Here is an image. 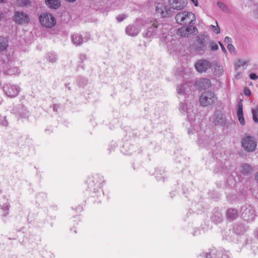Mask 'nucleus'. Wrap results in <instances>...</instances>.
Listing matches in <instances>:
<instances>
[{
	"label": "nucleus",
	"instance_id": "25",
	"mask_svg": "<svg viewBox=\"0 0 258 258\" xmlns=\"http://www.w3.org/2000/svg\"><path fill=\"white\" fill-rule=\"evenodd\" d=\"M185 29L189 35V37L190 35L194 33L196 31V30H197L196 26H194L193 24H189L188 26H185Z\"/></svg>",
	"mask_w": 258,
	"mask_h": 258
},
{
	"label": "nucleus",
	"instance_id": "29",
	"mask_svg": "<svg viewBox=\"0 0 258 258\" xmlns=\"http://www.w3.org/2000/svg\"><path fill=\"white\" fill-rule=\"evenodd\" d=\"M246 62L242 60H238L236 61L235 64V70L236 71H238L240 68L243 67L245 64Z\"/></svg>",
	"mask_w": 258,
	"mask_h": 258
},
{
	"label": "nucleus",
	"instance_id": "40",
	"mask_svg": "<svg viewBox=\"0 0 258 258\" xmlns=\"http://www.w3.org/2000/svg\"><path fill=\"white\" fill-rule=\"evenodd\" d=\"M227 49L230 51H234L235 50V48L232 44L227 45Z\"/></svg>",
	"mask_w": 258,
	"mask_h": 258
},
{
	"label": "nucleus",
	"instance_id": "38",
	"mask_svg": "<svg viewBox=\"0 0 258 258\" xmlns=\"http://www.w3.org/2000/svg\"><path fill=\"white\" fill-rule=\"evenodd\" d=\"M214 250L212 249L208 253H206L205 254L203 253V256H205L206 258H210L209 256L211 255L212 254H214Z\"/></svg>",
	"mask_w": 258,
	"mask_h": 258
},
{
	"label": "nucleus",
	"instance_id": "9",
	"mask_svg": "<svg viewBox=\"0 0 258 258\" xmlns=\"http://www.w3.org/2000/svg\"><path fill=\"white\" fill-rule=\"evenodd\" d=\"M3 90L8 96L13 98L18 95L20 88L18 86L7 84L4 86Z\"/></svg>",
	"mask_w": 258,
	"mask_h": 258
},
{
	"label": "nucleus",
	"instance_id": "3",
	"mask_svg": "<svg viewBox=\"0 0 258 258\" xmlns=\"http://www.w3.org/2000/svg\"><path fill=\"white\" fill-rule=\"evenodd\" d=\"M212 121L215 125L224 126L227 122L226 115L222 111L217 110L213 115Z\"/></svg>",
	"mask_w": 258,
	"mask_h": 258
},
{
	"label": "nucleus",
	"instance_id": "27",
	"mask_svg": "<svg viewBox=\"0 0 258 258\" xmlns=\"http://www.w3.org/2000/svg\"><path fill=\"white\" fill-rule=\"evenodd\" d=\"M214 72L216 75L219 76L222 75L224 72L223 67L219 64L215 65L214 67Z\"/></svg>",
	"mask_w": 258,
	"mask_h": 258
},
{
	"label": "nucleus",
	"instance_id": "21",
	"mask_svg": "<svg viewBox=\"0 0 258 258\" xmlns=\"http://www.w3.org/2000/svg\"><path fill=\"white\" fill-rule=\"evenodd\" d=\"M238 215V211L234 209H230L227 210V216L229 220H233L235 219Z\"/></svg>",
	"mask_w": 258,
	"mask_h": 258
},
{
	"label": "nucleus",
	"instance_id": "48",
	"mask_svg": "<svg viewBox=\"0 0 258 258\" xmlns=\"http://www.w3.org/2000/svg\"><path fill=\"white\" fill-rule=\"evenodd\" d=\"M8 124V122L7 121H5V122L3 124L4 125L7 126Z\"/></svg>",
	"mask_w": 258,
	"mask_h": 258
},
{
	"label": "nucleus",
	"instance_id": "36",
	"mask_svg": "<svg viewBox=\"0 0 258 258\" xmlns=\"http://www.w3.org/2000/svg\"><path fill=\"white\" fill-rule=\"evenodd\" d=\"M1 208L3 209V210L6 211V213L4 214V216H6L8 214V211L9 209V205L8 203H6L4 206H3Z\"/></svg>",
	"mask_w": 258,
	"mask_h": 258
},
{
	"label": "nucleus",
	"instance_id": "26",
	"mask_svg": "<svg viewBox=\"0 0 258 258\" xmlns=\"http://www.w3.org/2000/svg\"><path fill=\"white\" fill-rule=\"evenodd\" d=\"M177 34L182 37H189V35L186 32L185 26L181 27L177 29Z\"/></svg>",
	"mask_w": 258,
	"mask_h": 258
},
{
	"label": "nucleus",
	"instance_id": "28",
	"mask_svg": "<svg viewBox=\"0 0 258 258\" xmlns=\"http://www.w3.org/2000/svg\"><path fill=\"white\" fill-rule=\"evenodd\" d=\"M17 4L19 6L24 7L30 5L31 2L30 0H17Z\"/></svg>",
	"mask_w": 258,
	"mask_h": 258
},
{
	"label": "nucleus",
	"instance_id": "31",
	"mask_svg": "<svg viewBox=\"0 0 258 258\" xmlns=\"http://www.w3.org/2000/svg\"><path fill=\"white\" fill-rule=\"evenodd\" d=\"M179 110L182 113H184L185 112H188V109L187 107V104L181 103L180 104Z\"/></svg>",
	"mask_w": 258,
	"mask_h": 258
},
{
	"label": "nucleus",
	"instance_id": "37",
	"mask_svg": "<svg viewBox=\"0 0 258 258\" xmlns=\"http://www.w3.org/2000/svg\"><path fill=\"white\" fill-rule=\"evenodd\" d=\"M243 93L245 96L249 97L251 95V91L247 87H245L243 89Z\"/></svg>",
	"mask_w": 258,
	"mask_h": 258
},
{
	"label": "nucleus",
	"instance_id": "42",
	"mask_svg": "<svg viewBox=\"0 0 258 258\" xmlns=\"http://www.w3.org/2000/svg\"><path fill=\"white\" fill-rule=\"evenodd\" d=\"M48 60L51 62H54L56 60V57L55 56H49Z\"/></svg>",
	"mask_w": 258,
	"mask_h": 258
},
{
	"label": "nucleus",
	"instance_id": "30",
	"mask_svg": "<svg viewBox=\"0 0 258 258\" xmlns=\"http://www.w3.org/2000/svg\"><path fill=\"white\" fill-rule=\"evenodd\" d=\"M252 113L253 121L255 123H257L258 122V108H256L255 109H252Z\"/></svg>",
	"mask_w": 258,
	"mask_h": 258
},
{
	"label": "nucleus",
	"instance_id": "45",
	"mask_svg": "<svg viewBox=\"0 0 258 258\" xmlns=\"http://www.w3.org/2000/svg\"><path fill=\"white\" fill-rule=\"evenodd\" d=\"M190 1L192 2V3L195 5V6L197 7L198 6V0H190Z\"/></svg>",
	"mask_w": 258,
	"mask_h": 258
},
{
	"label": "nucleus",
	"instance_id": "19",
	"mask_svg": "<svg viewBox=\"0 0 258 258\" xmlns=\"http://www.w3.org/2000/svg\"><path fill=\"white\" fill-rule=\"evenodd\" d=\"M185 22L183 24L189 23V24H194L195 22V15L190 12H185Z\"/></svg>",
	"mask_w": 258,
	"mask_h": 258
},
{
	"label": "nucleus",
	"instance_id": "12",
	"mask_svg": "<svg viewBox=\"0 0 258 258\" xmlns=\"http://www.w3.org/2000/svg\"><path fill=\"white\" fill-rule=\"evenodd\" d=\"M170 9L176 10H181L186 5V0H168Z\"/></svg>",
	"mask_w": 258,
	"mask_h": 258
},
{
	"label": "nucleus",
	"instance_id": "10",
	"mask_svg": "<svg viewBox=\"0 0 258 258\" xmlns=\"http://www.w3.org/2000/svg\"><path fill=\"white\" fill-rule=\"evenodd\" d=\"M13 20L17 24H22L28 23L29 18L28 15L24 12L16 11L15 12Z\"/></svg>",
	"mask_w": 258,
	"mask_h": 258
},
{
	"label": "nucleus",
	"instance_id": "35",
	"mask_svg": "<svg viewBox=\"0 0 258 258\" xmlns=\"http://www.w3.org/2000/svg\"><path fill=\"white\" fill-rule=\"evenodd\" d=\"M127 17L126 14H123L119 15L116 17V19L118 22H121L123 21Z\"/></svg>",
	"mask_w": 258,
	"mask_h": 258
},
{
	"label": "nucleus",
	"instance_id": "14",
	"mask_svg": "<svg viewBox=\"0 0 258 258\" xmlns=\"http://www.w3.org/2000/svg\"><path fill=\"white\" fill-rule=\"evenodd\" d=\"M140 31V29L136 24L128 25L125 29L126 33L131 36L137 35Z\"/></svg>",
	"mask_w": 258,
	"mask_h": 258
},
{
	"label": "nucleus",
	"instance_id": "44",
	"mask_svg": "<svg viewBox=\"0 0 258 258\" xmlns=\"http://www.w3.org/2000/svg\"><path fill=\"white\" fill-rule=\"evenodd\" d=\"M219 44H220V45L222 48V51L224 52V53H226L227 52V51H226V49H225V48L224 47V45L220 42H219Z\"/></svg>",
	"mask_w": 258,
	"mask_h": 258
},
{
	"label": "nucleus",
	"instance_id": "4",
	"mask_svg": "<svg viewBox=\"0 0 258 258\" xmlns=\"http://www.w3.org/2000/svg\"><path fill=\"white\" fill-rule=\"evenodd\" d=\"M241 213V216L245 221L251 222L254 219V211L250 205H245L242 207Z\"/></svg>",
	"mask_w": 258,
	"mask_h": 258
},
{
	"label": "nucleus",
	"instance_id": "43",
	"mask_svg": "<svg viewBox=\"0 0 258 258\" xmlns=\"http://www.w3.org/2000/svg\"><path fill=\"white\" fill-rule=\"evenodd\" d=\"M237 72V74L235 75V78L239 79L241 77L242 72L241 71H239V70Z\"/></svg>",
	"mask_w": 258,
	"mask_h": 258
},
{
	"label": "nucleus",
	"instance_id": "50",
	"mask_svg": "<svg viewBox=\"0 0 258 258\" xmlns=\"http://www.w3.org/2000/svg\"><path fill=\"white\" fill-rule=\"evenodd\" d=\"M218 218H219V221H220L222 220V218H221V217H219Z\"/></svg>",
	"mask_w": 258,
	"mask_h": 258
},
{
	"label": "nucleus",
	"instance_id": "13",
	"mask_svg": "<svg viewBox=\"0 0 258 258\" xmlns=\"http://www.w3.org/2000/svg\"><path fill=\"white\" fill-rule=\"evenodd\" d=\"M191 91V83L185 82L179 84L177 87V92L178 94H186Z\"/></svg>",
	"mask_w": 258,
	"mask_h": 258
},
{
	"label": "nucleus",
	"instance_id": "15",
	"mask_svg": "<svg viewBox=\"0 0 258 258\" xmlns=\"http://www.w3.org/2000/svg\"><path fill=\"white\" fill-rule=\"evenodd\" d=\"M197 85L199 89H206L209 88L211 86V81L208 79H201L197 82Z\"/></svg>",
	"mask_w": 258,
	"mask_h": 258
},
{
	"label": "nucleus",
	"instance_id": "1",
	"mask_svg": "<svg viewBox=\"0 0 258 258\" xmlns=\"http://www.w3.org/2000/svg\"><path fill=\"white\" fill-rule=\"evenodd\" d=\"M209 36L205 33H200L196 36L192 44L194 50L199 54H203L207 50V45L210 43Z\"/></svg>",
	"mask_w": 258,
	"mask_h": 258
},
{
	"label": "nucleus",
	"instance_id": "22",
	"mask_svg": "<svg viewBox=\"0 0 258 258\" xmlns=\"http://www.w3.org/2000/svg\"><path fill=\"white\" fill-rule=\"evenodd\" d=\"M8 46V39L6 37L0 36V51L6 50Z\"/></svg>",
	"mask_w": 258,
	"mask_h": 258
},
{
	"label": "nucleus",
	"instance_id": "5",
	"mask_svg": "<svg viewBox=\"0 0 258 258\" xmlns=\"http://www.w3.org/2000/svg\"><path fill=\"white\" fill-rule=\"evenodd\" d=\"M216 98L214 92L211 91H206L200 96V102L203 106H207L212 104Z\"/></svg>",
	"mask_w": 258,
	"mask_h": 258
},
{
	"label": "nucleus",
	"instance_id": "18",
	"mask_svg": "<svg viewBox=\"0 0 258 258\" xmlns=\"http://www.w3.org/2000/svg\"><path fill=\"white\" fill-rule=\"evenodd\" d=\"M45 4L51 9H57L60 6V0H45Z\"/></svg>",
	"mask_w": 258,
	"mask_h": 258
},
{
	"label": "nucleus",
	"instance_id": "6",
	"mask_svg": "<svg viewBox=\"0 0 258 258\" xmlns=\"http://www.w3.org/2000/svg\"><path fill=\"white\" fill-rule=\"evenodd\" d=\"M156 11L160 14L162 17H169L172 15V11L164 2L157 3Z\"/></svg>",
	"mask_w": 258,
	"mask_h": 258
},
{
	"label": "nucleus",
	"instance_id": "24",
	"mask_svg": "<svg viewBox=\"0 0 258 258\" xmlns=\"http://www.w3.org/2000/svg\"><path fill=\"white\" fill-rule=\"evenodd\" d=\"M217 5L218 7L224 13L229 14L230 10L229 8L223 2H217Z\"/></svg>",
	"mask_w": 258,
	"mask_h": 258
},
{
	"label": "nucleus",
	"instance_id": "2",
	"mask_svg": "<svg viewBox=\"0 0 258 258\" xmlns=\"http://www.w3.org/2000/svg\"><path fill=\"white\" fill-rule=\"evenodd\" d=\"M39 18L41 24L46 28H52L56 24L55 18L51 14L42 13Z\"/></svg>",
	"mask_w": 258,
	"mask_h": 258
},
{
	"label": "nucleus",
	"instance_id": "23",
	"mask_svg": "<svg viewBox=\"0 0 258 258\" xmlns=\"http://www.w3.org/2000/svg\"><path fill=\"white\" fill-rule=\"evenodd\" d=\"M185 12L179 13L176 16V20L177 22L181 25L183 24V22H185Z\"/></svg>",
	"mask_w": 258,
	"mask_h": 258
},
{
	"label": "nucleus",
	"instance_id": "20",
	"mask_svg": "<svg viewBox=\"0 0 258 258\" xmlns=\"http://www.w3.org/2000/svg\"><path fill=\"white\" fill-rule=\"evenodd\" d=\"M242 104L241 103H239L238 104V107L237 110V116L238 117V120L242 125H244L245 124V120L243 117V113L242 110Z\"/></svg>",
	"mask_w": 258,
	"mask_h": 258
},
{
	"label": "nucleus",
	"instance_id": "7",
	"mask_svg": "<svg viewBox=\"0 0 258 258\" xmlns=\"http://www.w3.org/2000/svg\"><path fill=\"white\" fill-rule=\"evenodd\" d=\"M242 146L247 152H253L256 148V142L253 137L246 136L242 140Z\"/></svg>",
	"mask_w": 258,
	"mask_h": 258
},
{
	"label": "nucleus",
	"instance_id": "34",
	"mask_svg": "<svg viewBox=\"0 0 258 258\" xmlns=\"http://www.w3.org/2000/svg\"><path fill=\"white\" fill-rule=\"evenodd\" d=\"M217 26L211 25V27L212 28V30L214 33L217 34H218L220 33V29L217 25V22H216Z\"/></svg>",
	"mask_w": 258,
	"mask_h": 258
},
{
	"label": "nucleus",
	"instance_id": "33",
	"mask_svg": "<svg viewBox=\"0 0 258 258\" xmlns=\"http://www.w3.org/2000/svg\"><path fill=\"white\" fill-rule=\"evenodd\" d=\"M210 47L212 51H215L217 50L218 49V45L214 41L210 42Z\"/></svg>",
	"mask_w": 258,
	"mask_h": 258
},
{
	"label": "nucleus",
	"instance_id": "11",
	"mask_svg": "<svg viewBox=\"0 0 258 258\" xmlns=\"http://www.w3.org/2000/svg\"><path fill=\"white\" fill-rule=\"evenodd\" d=\"M195 67L198 72L202 73L206 72L211 67V63L207 60L201 59L195 63Z\"/></svg>",
	"mask_w": 258,
	"mask_h": 258
},
{
	"label": "nucleus",
	"instance_id": "47",
	"mask_svg": "<svg viewBox=\"0 0 258 258\" xmlns=\"http://www.w3.org/2000/svg\"><path fill=\"white\" fill-rule=\"evenodd\" d=\"M255 235L257 237V238H258V229H257L256 230H255Z\"/></svg>",
	"mask_w": 258,
	"mask_h": 258
},
{
	"label": "nucleus",
	"instance_id": "17",
	"mask_svg": "<svg viewBox=\"0 0 258 258\" xmlns=\"http://www.w3.org/2000/svg\"><path fill=\"white\" fill-rule=\"evenodd\" d=\"M72 41L76 46L80 45L83 41L82 35L78 33L74 34L72 35Z\"/></svg>",
	"mask_w": 258,
	"mask_h": 258
},
{
	"label": "nucleus",
	"instance_id": "16",
	"mask_svg": "<svg viewBox=\"0 0 258 258\" xmlns=\"http://www.w3.org/2000/svg\"><path fill=\"white\" fill-rule=\"evenodd\" d=\"M240 172L243 175L248 176L252 174V168L249 164L243 163L240 166Z\"/></svg>",
	"mask_w": 258,
	"mask_h": 258
},
{
	"label": "nucleus",
	"instance_id": "46",
	"mask_svg": "<svg viewBox=\"0 0 258 258\" xmlns=\"http://www.w3.org/2000/svg\"><path fill=\"white\" fill-rule=\"evenodd\" d=\"M255 179L257 182H258V172L255 174Z\"/></svg>",
	"mask_w": 258,
	"mask_h": 258
},
{
	"label": "nucleus",
	"instance_id": "49",
	"mask_svg": "<svg viewBox=\"0 0 258 258\" xmlns=\"http://www.w3.org/2000/svg\"><path fill=\"white\" fill-rule=\"evenodd\" d=\"M5 2V0H0V3H4Z\"/></svg>",
	"mask_w": 258,
	"mask_h": 258
},
{
	"label": "nucleus",
	"instance_id": "39",
	"mask_svg": "<svg viewBox=\"0 0 258 258\" xmlns=\"http://www.w3.org/2000/svg\"><path fill=\"white\" fill-rule=\"evenodd\" d=\"M224 41L228 44H230L232 43V39L228 36L225 37Z\"/></svg>",
	"mask_w": 258,
	"mask_h": 258
},
{
	"label": "nucleus",
	"instance_id": "41",
	"mask_svg": "<svg viewBox=\"0 0 258 258\" xmlns=\"http://www.w3.org/2000/svg\"><path fill=\"white\" fill-rule=\"evenodd\" d=\"M249 78L252 80H256L258 78V76L254 73H251L249 75Z\"/></svg>",
	"mask_w": 258,
	"mask_h": 258
},
{
	"label": "nucleus",
	"instance_id": "32",
	"mask_svg": "<svg viewBox=\"0 0 258 258\" xmlns=\"http://www.w3.org/2000/svg\"><path fill=\"white\" fill-rule=\"evenodd\" d=\"M243 227L241 225H237L236 228H234V231L235 233L238 234H240L243 232Z\"/></svg>",
	"mask_w": 258,
	"mask_h": 258
},
{
	"label": "nucleus",
	"instance_id": "8",
	"mask_svg": "<svg viewBox=\"0 0 258 258\" xmlns=\"http://www.w3.org/2000/svg\"><path fill=\"white\" fill-rule=\"evenodd\" d=\"M161 25L156 21H151L148 24V26L144 35L147 37H151L158 34Z\"/></svg>",
	"mask_w": 258,
	"mask_h": 258
}]
</instances>
